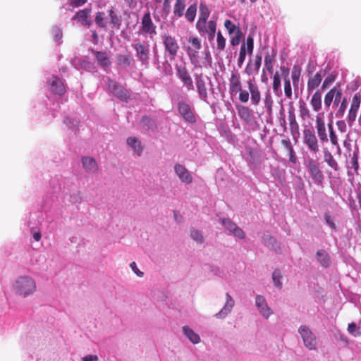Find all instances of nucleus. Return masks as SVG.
Returning a JSON list of instances; mask_svg holds the SVG:
<instances>
[{
	"mask_svg": "<svg viewBox=\"0 0 361 361\" xmlns=\"http://www.w3.org/2000/svg\"><path fill=\"white\" fill-rule=\"evenodd\" d=\"M105 13L104 12H97L95 16L94 21L99 27L104 28L106 27L104 23Z\"/></svg>",
	"mask_w": 361,
	"mask_h": 361,
	"instance_id": "nucleus-53",
	"label": "nucleus"
},
{
	"mask_svg": "<svg viewBox=\"0 0 361 361\" xmlns=\"http://www.w3.org/2000/svg\"><path fill=\"white\" fill-rule=\"evenodd\" d=\"M320 164L316 161L310 159L308 161L307 168L308 173L316 185L322 188L324 181V175L320 169Z\"/></svg>",
	"mask_w": 361,
	"mask_h": 361,
	"instance_id": "nucleus-3",
	"label": "nucleus"
},
{
	"mask_svg": "<svg viewBox=\"0 0 361 361\" xmlns=\"http://www.w3.org/2000/svg\"><path fill=\"white\" fill-rule=\"evenodd\" d=\"M247 85L249 92H250L251 103L252 105L257 106L259 104L261 100V94L258 86L251 80L247 81Z\"/></svg>",
	"mask_w": 361,
	"mask_h": 361,
	"instance_id": "nucleus-22",
	"label": "nucleus"
},
{
	"mask_svg": "<svg viewBox=\"0 0 361 361\" xmlns=\"http://www.w3.org/2000/svg\"><path fill=\"white\" fill-rule=\"evenodd\" d=\"M316 128L320 141L322 142H327L328 137L326 131L325 123L319 114L316 116Z\"/></svg>",
	"mask_w": 361,
	"mask_h": 361,
	"instance_id": "nucleus-24",
	"label": "nucleus"
},
{
	"mask_svg": "<svg viewBox=\"0 0 361 361\" xmlns=\"http://www.w3.org/2000/svg\"><path fill=\"white\" fill-rule=\"evenodd\" d=\"M242 90L241 82H233L229 84V91L231 94H236L239 91Z\"/></svg>",
	"mask_w": 361,
	"mask_h": 361,
	"instance_id": "nucleus-64",
	"label": "nucleus"
},
{
	"mask_svg": "<svg viewBox=\"0 0 361 361\" xmlns=\"http://www.w3.org/2000/svg\"><path fill=\"white\" fill-rule=\"evenodd\" d=\"M276 54L277 51L272 49L271 54L268 52L264 56V69H266L270 74H272L274 72V63Z\"/></svg>",
	"mask_w": 361,
	"mask_h": 361,
	"instance_id": "nucleus-32",
	"label": "nucleus"
},
{
	"mask_svg": "<svg viewBox=\"0 0 361 361\" xmlns=\"http://www.w3.org/2000/svg\"><path fill=\"white\" fill-rule=\"evenodd\" d=\"M183 332L192 343L197 344L200 343L201 339L200 336L188 326H184L183 327Z\"/></svg>",
	"mask_w": 361,
	"mask_h": 361,
	"instance_id": "nucleus-35",
	"label": "nucleus"
},
{
	"mask_svg": "<svg viewBox=\"0 0 361 361\" xmlns=\"http://www.w3.org/2000/svg\"><path fill=\"white\" fill-rule=\"evenodd\" d=\"M197 13V4H191L187 9L185 13V18L189 22H192L195 20Z\"/></svg>",
	"mask_w": 361,
	"mask_h": 361,
	"instance_id": "nucleus-47",
	"label": "nucleus"
},
{
	"mask_svg": "<svg viewBox=\"0 0 361 361\" xmlns=\"http://www.w3.org/2000/svg\"><path fill=\"white\" fill-rule=\"evenodd\" d=\"M301 68L298 65H294L292 68L291 78L293 80V85L295 87L298 86Z\"/></svg>",
	"mask_w": 361,
	"mask_h": 361,
	"instance_id": "nucleus-41",
	"label": "nucleus"
},
{
	"mask_svg": "<svg viewBox=\"0 0 361 361\" xmlns=\"http://www.w3.org/2000/svg\"><path fill=\"white\" fill-rule=\"evenodd\" d=\"M360 102L361 96L360 93H356L353 97L352 103L348 115V121L350 123L355 121L357 112L360 106Z\"/></svg>",
	"mask_w": 361,
	"mask_h": 361,
	"instance_id": "nucleus-20",
	"label": "nucleus"
},
{
	"mask_svg": "<svg viewBox=\"0 0 361 361\" xmlns=\"http://www.w3.org/2000/svg\"><path fill=\"white\" fill-rule=\"evenodd\" d=\"M323 152L324 161L329 165V166L336 171H339L340 168L338 162L334 158L331 153L327 149H324Z\"/></svg>",
	"mask_w": 361,
	"mask_h": 361,
	"instance_id": "nucleus-37",
	"label": "nucleus"
},
{
	"mask_svg": "<svg viewBox=\"0 0 361 361\" xmlns=\"http://www.w3.org/2000/svg\"><path fill=\"white\" fill-rule=\"evenodd\" d=\"M242 44H245V47L247 50V54L252 55L254 50V38L252 35H249L246 41H244Z\"/></svg>",
	"mask_w": 361,
	"mask_h": 361,
	"instance_id": "nucleus-49",
	"label": "nucleus"
},
{
	"mask_svg": "<svg viewBox=\"0 0 361 361\" xmlns=\"http://www.w3.org/2000/svg\"><path fill=\"white\" fill-rule=\"evenodd\" d=\"M163 44L164 45L165 50L170 54L171 59H174L179 49V46L175 37L171 35H164Z\"/></svg>",
	"mask_w": 361,
	"mask_h": 361,
	"instance_id": "nucleus-13",
	"label": "nucleus"
},
{
	"mask_svg": "<svg viewBox=\"0 0 361 361\" xmlns=\"http://www.w3.org/2000/svg\"><path fill=\"white\" fill-rule=\"evenodd\" d=\"M348 333L354 337H357L361 336V331L357 329V324L355 322H351L348 324Z\"/></svg>",
	"mask_w": 361,
	"mask_h": 361,
	"instance_id": "nucleus-56",
	"label": "nucleus"
},
{
	"mask_svg": "<svg viewBox=\"0 0 361 361\" xmlns=\"http://www.w3.org/2000/svg\"><path fill=\"white\" fill-rule=\"evenodd\" d=\"M282 278H283V276H282L281 271L280 269H276L273 271V273H272L273 282H274V286L278 288H281V287H282V285H283L282 281H281Z\"/></svg>",
	"mask_w": 361,
	"mask_h": 361,
	"instance_id": "nucleus-43",
	"label": "nucleus"
},
{
	"mask_svg": "<svg viewBox=\"0 0 361 361\" xmlns=\"http://www.w3.org/2000/svg\"><path fill=\"white\" fill-rule=\"evenodd\" d=\"M110 24L113 28L119 29L122 24V17L114 8H111L108 11Z\"/></svg>",
	"mask_w": 361,
	"mask_h": 361,
	"instance_id": "nucleus-33",
	"label": "nucleus"
},
{
	"mask_svg": "<svg viewBox=\"0 0 361 361\" xmlns=\"http://www.w3.org/2000/svg\"><path fill=\"white\" fill-rule=\"evenodd\" d=\"M336 80V75L331 73L329 74L324 80L322 85L321 87V92L324 91L326 88H328Z\"/></svg>",
	"mask_w": 361,
	"mask_h": 361,
	"instance_id": "nucleus-52",
	"label": "nucleus"
},
{
	"mask_svg": "<svg viewBox=\"0 0 361 361\" xmlns=\"http://www.w3.org/2000/svg\"><path fill=\"white\" fill-rule=\"evenodd\" d=\"M15 293L22 298L33 295L37 289L36 282L30 276H21L16 279L13 285Z\"/></svg>",
	"mask_w": 361,
	"mask_h": 361,
	"instance_id": "nucleus-1",
	"label": "nucleus"
},
{
	"mask_svg": "<svg viewBox=\"0 0 361 361\" xmlns=\"http://www.w3.org/2000/svg\"><path fill=\"white\" fill-rule=\"evenodd\" d=\"M178 114L186 123L194 124L197 122V116L193 107L184 101H179L177 103Z\"/></svg>",
	"mask_w": 361,
	"mask_h": 361,
	"instance_id": "nucleus-6",
	"label": "nucleus"
},
{
	"mask_svg": "<svg viewBox=\"0 0 361 361\" xmlns=\"http://www.w3.org/2000/svg\"><path fill=\"white\" fill-rule=\"evenodd\" d=\"M174 171L182 183L188 185L192 183L193 179L192 175L183 165L176 164L174 166Z\"/></svg>",
	"mask_w": 361,
	"mask_h": 361,
	"instance_id": "nucleus-18",
	"label": "nucleus"
},
{
	"mask_svg": "<svg viewBox=\"0 0 361 361\" xmlns=\"http://www.w3.org/2000/svg\"><path fill=\"white\" fill-rule=\"evenodd\" d=\"M222 225L228 231V234L233 235L234 237L243 240L245 238V233L235 223L230 219L223 218L221 219Z\"/></svg>",
	"mask_w": 361,
	"mask_h": 361,
	"instance_id": "nucleus-9",
	"label": "nucleus"
},
{
	"mask_svg": "<svg viewBox=\"0 0 361 361\" xmlns=\"http://www.w3.org/2000/svg\"><path fill=\"white\" fill-rule=\"evenodd\" d=\"M317 262L324 268H329L331 265V258L329 254L324 249L318 250L315 255Z\"/></svg>",
	"mask_w": 361,
	"mask_h": 361,
	"instance_id": "nucleus-26",
	"label": "nucleus"
},
{
	"mask_svg": "<svg viewBox=\"0 0 361 361\" xmlns=\"http://www.w3.org/2000/svg\"><path fill=\"white\" fill-rule=\"evenodd\" d=\"M262 244L269 250L275 251L276 252H281V247L279 245L277 240L270 235L264 234L262 238Z\"/></svg>",
	"mask_w": 361,
	"mask_h": 361,
	"instance_id": "nucleus-25",
	"label": "nucleus"
},
{
	"mask_svg": "<svg viewBox=\"0 0 361 361\" xmlns=\"http://www.w3.org/2000/svg\"><path fill=\"white\" fill-rule=\"evenodd\" d=\"M303 143L310 152H317L319 150L318 140L312 128H305L302 132Z\"/></svg>",
	"mask_w": 361,
	"mask_h": 361,
	"instance_id": "nucleus-8",
	"label": "nucleus"
},
{
	"mask_svg": "<svg viewBox=\"0 0 361 361\" xmlns=\"http://www.w3.org/2000/svg\"><path fill=\"white\" fill-rule=\"evenodd\" d=\"M336 92V87L331 88L324 97V105L329 109L332 103Z\"/></svg>",
	"mask_w": 361,
	"mask_h": 361,
	"instance_id": "nucleus-51",
	"label": "nucleus"
},
{
	"mask_svg": "<svg viewBox=\"0 0 361 361\" xmlns=\"http://www.w3.org/2000/svg\"><path fill=\"white\" fill-rule=\"evenodd\" d=\"M264 106L267 112H271L272 110L273 99L270 92L268 91L265 94Z\"/></svg>",
	"mask_w": 361,
	"mask_h": 361,
	"instance_id": "nucleus-59",
	"label": "nucleus"
},
{
	"mask_svg": "<svg viewBox=\"0 0 361 361\" xmlns=\"http://www.w3.org/2000/svg\"><path fill=\"white\" fill-rule=\"evenodd\" d=\"M288 121L292 134L298 133L299 125L297 123L295 111L293 106H290L288 109Z\"/></svg>",
	"mask_w": 361,
	"mask_h": 361,
	"instance_id": "nucleus-36",
	"label": "nucleus"
},
{
	"mask_svg": "<svg viewBox=\"0 0 361 361\" xmlns=\"http://www.w3.org/2000/svg\"><path fill=\"white\" fill-rule=\"evenodd\" d=\"M340 103H341L340 106H339L338 111L336 112V117L339 118H342L344 116V114L345 112V110H346V108L348 106L347 99L343 98L342 99L341 102H340Z\"/></svg>",
	"mask_w": 361,
	"mask_h": 361,
	"instance_id": "nucleus-54",
	"label": "nucleus"
},
{
	"mask_svg": "<svg viewBox=\"0 0 361 361\" xmlns=\"http://www.w3.org/2000/svg\"><path fill=\"white\" fill-rule=\"evenodd\" d=\"M245 159L251 169H257L261 164L259 153L252 147L246 148Z\"/></svg>",
	"mask_w": 361,
	"mask_h": 361,
	"instance_id": "nucleus-14",
	"label": "nucleus"
},
{
	"mask_svg": "<svg viewBox=\"0 0 361 361\" xmlns=\"http://www.w3.org/2000/svg\"><path fill=\"white\" fill-rule=\"evenodd\" d=\"M198 51L199 50H192L190 48H188V55L192 64L196 65L198 62Z\"/></svg>",
	"mask_w": 361,
	"mask_h": 361,
	"instance_id": "nucleus-62",
	"label": "nucleus"
},
{
	"mask_svg": "<svg viewBox=\"0 0 361 361\" xmlns=\"http://www.w3.org/2000/svg\"><path fill=\"white\" fill-rule=\"evenodd\" d=\"M322 80V75L320 72L317 73L313 77H310L307 87V90L309 94L320 85Z\"/></svg>",
	"mask_w": 361,
	"mask_h": 361,
	"instance_id": "nucleus-34",
	"label": "nucleus"
},
{
	"mask_svg": "<svg viewBox=\"0 0 361 361\" xmlns=\"http://www.w3.org/2000/svg\"><path fill=\"white\" fill-rule=\"evenodd\" d=\"M73 62H78L79 63V65H80V67H79V69H84V70H90L93 65L92 63L89 61L88 60H86V59H82L81 58H79V57H74L73 59Z\"/></svg>",
	"mask_w": 361,
	"mask_h": 361,
	"instance_id": "nucleus-45",
	"label": "nucleus"
},
{
	"mask_svg": "<svg viewBox=\"0 0 361 361\" xmlns=\"http://www.w3.org/2000/svg\"><path fill=\"white\" fill-rule=\"evenodd\" d=\"M247 54V50L245 47V44H241L240 49V53H239V56H238V63H237L238 68H241L242 66L243 65Z\"/></svg>",
	"mask_w": 361,
	"mask_h": 361,
	"instance_id": "nucleus-50",
	"label": "nucleus"
},
{
	"mask_svg": "<svg viewBox=\"0 0 361 361\" xmlns=\"http://www.w3.org/2000/svg\"><path fill=\"white\" fill-rule=\"evenodd\" d=\"M298 334L302 339L304 345L310 350L317 349V338L310 328L307 325H301L298 328Z\"/></svg>",
	"mask_w": 361,
	"mask_h": 361,
	"instance_id": "nucleus-4",
	"label": "nucleus"
},
{
	"mask_svg": "<svg viewBox=\"0 0 361 361\" xmlns=\"http://www.w3.org/2000/svg\"><path fill=\"white\" fill-rule=\"evenodd\" d=\"M310 104L314 111H319L322 109V92L320 90H317L314 93Z\"/></svg>",
	"mask_w": 361,
	"mask_h": 361,
	"instance_id": "nucleus-38",
	"label": "nucleus"
},
{
	"mask_svg": "<svg viewBox=\"0 0 361 361\" xmlns=\"http://www.w3.org/2000/svg\"><path fill=\"white\" fill-rule=\"evenodd\" d=\"M185 8V0H176L174 5L173 13L178 18L183 16Z\"/></svg>",
	"mask_w": 361,
	"mask_h": 361,
	"instance_id": "nucleus-40",
	"label": "nucleus"
},
{
	"mask_svg": "<svg viewBox=\"0 0 361 361\" xmlns=\"http://www.w3.org/2000/svg\"><path fill=\"white\" fill-rule=\"evenodd\" d=\"M136 51V57L141 62V64L145 67L149 66V44L145 43H136L133 45Z\"/></svg>",
	"mask_w": 361,
	"mask_h": 361,
	"instance_id": "nucleus-7",
	"label": "nucleus"
},
{
	"mask_svg": "<svg viewBox=\"0 0 361 361\" xmlns=\"http://www.w3.org/2000/svg\"><path fill=\"white\" fill-rule=\"evenodd\" d=\"M299 112L300 116L303 120L307 119L310 117V110L307 107L306 103L301 99L299 101Z\"/></svg>",
	"mask_w": 361,
	"mask_h": 361,
	"instance_id": "nucleus-42",
	"label": "nucleus"
},
{
	"mask_svg": "<svg viewBox=\"0 0 361 361\" xmlns=\"http://www.w3.org/2000/svg\"><path fill=\"white\" fill-rule=\"evenodd\" d=\"M91 52L94 54L97 63L103 68H106L111 66V61L108 54L105 51H99L91 49Z\"/></svg>",
	"mask_w": 361,
	"mask_h": 361,
	"instance_id": "nucleus-23",
	"label": "nucleus"
},
{
	"mask_svg": "<svg viewBox=\"0 0 361 361\" xmlns=\"http://www.w3.org/2000/svg\"><path fill=\"white\" fill-rule=\"evenodd\" d=\"M51 33L54 37V39L59 44L61 43V38L63 36L62 30L58 26H54L51 30Z\"/></svg>",
	"mask_w": 361,
	"mask_h": 361,
	"instance_id": "nucleus-57",
	"label": "nucleus"
},
{
	"mask_svg": "<svg viewBox=\"0 0 361 361\" xmlns=\"http://www.w3.org/2000/svg\"><path fill=\"white\" fill-rule=\"evenodd\" d=\"M157 26L152 22L149 11L146 12L142 18L141 29L144 34L149 35L151 38L157 35Z\"/></svg>",
	"mask_w": 361,
	"mask_h": 361,
	"instance_id": "nucleus-10",
	"label": "nucleus"
},
{
	"mask_svg": "<svg viewBox=\"0 0 361 361\" xmlns=\"http://www.w3.org/2000/svg\"><path fill=\"white\" fill-rule=\"evenodd\" d=\"M126 144L132 149L135 155L140 157L142 154L144 148L139 138L128 137L126 139Z\"/></svg>",
	"mask_w": 361,
	"mask_h": 361,
	"instance_id": "nucleus-28",
	"label": "nucleus"
},
{
	"mask_svg": "<svg viewBox=\"0 0 361 361\" xmlns=\"http://www.w3.org/2000/svg\"><path fill=\"white\" fill-rule=\"evenodd\" d=\"M90 13V8H85L84 9L80 10L72 18V20L80 22L82 25L90 26L92 23Z\"/></svg>",
	"mask_w": 361,
	"mask_h": 361,
	"instance_id": "nucleus-19",
	"label": "nucleus"
},
{
	"mask_svg": "<svg viewBox=\"0 0 361 361\" xmlns=\"http://www.w3.org/2000/svg\"><path fill=\"white\" fill-rule=\"evenodd\" d=\"M216 41H217V49L220 51L224 50L226 47V39L224 37V36L222 35V34L220 31H219L217 32Z\"/></svg>",
	"mask_w": 361,
	"mask_h": 361,
	"instance_id": "nucleus-61",
	"label": "nucleus"
},
{
	"mask_svg": "<svg viewBox=\"0 0 361 361\" xmlns=\"http://www.w3.org/2000/svg\"><path fill=\"white\" fill-rule=\"evenodd\" d=\"M262 56L261 54H256L254 61L250 59L245 67V73L248 75L257 74L262 65Z\"/></svg>",
	"mask_w": 361,
	"mask_h": 361,
	"instance_id": "nucleus-17",
	"label": "nucleus"
},
{
	"mask_svg": "<svg viewBox=\"0 0 361 361\" xmlns=\"http://www.w3.org/2000/svg\"><path fill=\"white\" fill-rule=\"evenodd\" d=\"M140 125L146 131L154 133L157 129L156 121L146 115L142 116Z\"/></svg>",
	"mask_w": 361,
	"mask_h": 361,
	"instance_id": "nucleus-27",
	"label": "nucleus"
},
{
	"mask_svg": "<svg viewBox=\"0 0 361 361\" xmlns=\"http://www.w3.org/2000/svg\"><path fill=\"white\" fill-rule=\"evenodd\" d=\"M106 85L111 93L121 102H128L130 99V92L116 80L107 78Z\"/></svg>",
	"mask_w": 361,
	"mask_h": 361,
	"instance_id": "nucleus-2",
	"label": "nucleus"
},
{
	"mask_svg": "<svg viewBox=\"0 0 361 361\" xmlns=\"http://www.w3.org/2000/svg\"><path fill=\"white\" fill-rule=\"evenodd\" d=\"M235 305V301L231 295L226 293V302L219 312L215 314L214 317L217 319L226 318L232 311Z\"/></svg>",
	"mask_w": 361,
	"mask_h": 361,
	"instance_id": "nucleus-16",
	"label": "nucleus"
},
{
	"mask_svg": "<svg viewBox=\"0 0 361 361\" xmlns=\"http://www.w3.org/2000/svg\"><path fill=\"white\" fill-rule=\"evenodd\" d=\"M210 11L205 4L201 3L200 5V14L199 19L197 23L196 27H201L202 25L207 23V20L209 16Z\"/></svg>",
	"mask_w": 361,
	"mask_h": 361,
	"instance_id": "nucleus-31",
	"label": "nucleus"
},
{
	"mask_svg": "<svg viewBox=\"0 0 361 361\" xmlns=\"http://www.w3.org/2000/svg\"><path fill=\"white\" fill-rule=\"evenodd\" d=\"M190 237L193 240L196 241L200 244H202L204 242V238L202 235V231L200 230L192 228L190 230Z\"/></svg>",
	"mask_w": 361,
	"mask_h": 361,
	"instance_id": "nucleus-46",
	"label": "nucleus"
},
{
	"mask_svg": "<svg viewBox=\"0 0 361 361\" xmlns=\"http://www.w3.org/2000/svg\"><path fill=\"white\" fill-rule=\"evenodd\" d=\"M324 221L326 224L334 231H336L337 227L334 222V218L329 214H324Z\"/></svg>",
	"mask_w": 361,
	"mask_h": 361,
	"instance_id": "nucleus-63",
	"label": "nucleus"
},
{
	"mask_svg": "<svg viewBox=\"0 0 361 361\" xmlns=\"http://www.w3.org/2000/svg\"><path fill=\"white\" fill-rule=\"evenodd\" d=\"M82 166L85 171L89 173H94L97 171V164L94 159L90 157L82 158Z\"/></svg>",
	"mask_w": 361,
	"mask_h": 361,
	"instance_id": "nucleus-30",
	"label": "nucleus"
},
{
	"mask_svg": "<svg viewBox=\"0 0 361 361\" xmlns=\"http://www.w3.org/2000/svg\"><path fill=\"white\" fill-rule=\"evenodd\" d=\"M157 68L162 73L163 75L169 76L172 75V68L171 64L169 63L167 61L162 63V65H159Z\"/></svg>",
	"mask_w": 361,
	"mask_h": 361,
	"instance_id": "nucleus-48",
	"label": "nucleus"
},
{
	"mask_svg": "<svg viewBox=\"0 0 361 361\" xmlns=\"http://www.w3.org/2000/svg\"><path fill=\"white\" fill-rule=\"evenodd\" d=\"M63 123L73 131H76L78 130V122L76 120L73 119L68 116H66L63 119Z\"/></svg>",
	"mask_w": 361,
	"mask_h": 361,
	"instance_id": "nucleus-55",
	"label": "nucleus"
},
{
	"mask_svg": "<svg viewBox=\"0 0 361 361\" xmlns=\"http://www.w3.org/2000/svg\"><path fill=\"white\" fill-rule=\"evenodd\" d=\"M199 31L202 32H207L209 35L208 39L209 41L214 39L216 30V23L214 20H209L207 23L204 25H202L201 27H197Z\"/></svg>",
	"mask_w": 361,
	"mask_h": 361,
	"instance_id": "nucleus-29",
	"label": "nucleus"
},
{
	"mask_svg": "<svg viewBox=\"0 0 361 361\" xmlns=\"http://www.w3.org/2000/svg\"><path fill=\"white\" fill-rule=\"evenodd\" d=\"M176 76L182 82L187 92L194 91L195 85L192 78L185 64L176 65Z\"/></svg>",
	"mask_w": 361,
	"mask_h": 361,
	"instance_id": "nucleus-5",
	"label": "nucleus"
},
{
	"mask_svg": "<svg viewBox=\"0 0 361 361\" xmlns=\"http://www.w3.org/2000/svg\"><path fill=\"white\" fill-rule=\"evenodd\" d=\"M133 61V59L131 58L130 54L123 55V54H118L116 56V63L118 66L126 68L130 66L131 62Z\"/></svg>",
	"mask_w": 361,
	"mask_h": 361,
	"instance_id": "nucleus-39",
	"label": "nucleus"
},
{
	"mask_svg": "<svg viewBox=\"0 0 361 361\" xmlns=\"http://www.w3.org/2000/svg\"><path fill=\"white\" fill-rule=\"evenodd\" d=\"M281 85L280 74L276 71L273 76V91L275 94H279V92H281Z\"/></svg>",
	"mask_w": 361,
	"mask_h": 361,
	"instance_id": "nucleus-44",
	"label": "nucleus"
},
{
	"mask_svg": "<svg viewBox=\"0 0 361 361\" xmlns=\"http://www.w3.org/2000/svg\"><path fill=\"white\" fill-rule=\"evenodd\" d=\"M236 109L240 118L246 123H250L253 121V111L249 107L238 104L236 105Z\"/></svg>",
	"mask_w": 361,
	"mask_h": 361,
	"instance_id": "nucleus-21",
	"label": "nucleus"
},
{
	"mask_svg": "<svg viewBox=\"0 0 361 361\" xmlns=\"http://www.w3.org/2000/svg\"><path fill=\"white\" fill-rule=\"evenodd\" d=\"M47 83L49 86L50 91L59 96H62L65 94L66 90L65 85L62 80L56 75H52L47 80Z\"/></svg>",
	"mask_w": 361,
	"mask_h": 361,
	"instance_id": "nucleus-11",
	"label": "nucleus"
},
{
	"mask_svg": "<svg viewBox=\"0 0 361 361\" xmlns=\"http://www.w3.org/2000/svg\"><path fill=\"white\" fill-rule=\"evenodd\" d=\"M243 37V32L241 29H238L235 34L231 39V44L232 46H237L240 44L241 38Z\"/></svg>",
	"mask_w": 361,
	"mask_h": 361,
	"instance_id": "nucleus-60",
	"label": "nucleus"
},
{
	"mask_svg": "<svg viewBox=\"0 0 361 361\" xmlns=\"http://www.w3.org/2000/svg\"><path fill=\"white\" fill-rule=\"evenodd\" d=\"M195 85L200 99L208 103V94L206 83L202 74H195Z\"/></svg>",
	"mask_w": 361,
	"mask_h": 361,
	"instance_id": "nucleus-12",
	"label": "nucleus"
},
{
	"mask_svg": "<svg viewBox=\"0 0 361 361\" xmlns=\"http://www.w3.org/2000/svg\"><path fill=\"white\" fill-rule=\"evenodd\" d=\"M255 305L257 307L259 314L265 319H268L273 314V311L268 306L265 298L261 295H257L256 296Z\"/></svg>",
	"mask_w": 361,
	"mask_h": 361,
	"instance_id": "nucleus-15",
	"label": "nucleus"
},
{
	"mask_svg": "<svg viewBox=\"0 0 361 361\" xmlns=\"http://www.w3.org/2000/svg\"><path fill=\"white\" fill-rule=\"evenodd\" d=\"M224 26L226 29L228 30L229 35H232L233 33L235 34L238 29H240L239 27H237L231 20H226L224 22Z\"/></svg>",
	"mask_w": 361,
	"mask_h": 361,
	"instance_id": "nucleus-58",
	"label": "nucleus"
}]
</instances>
